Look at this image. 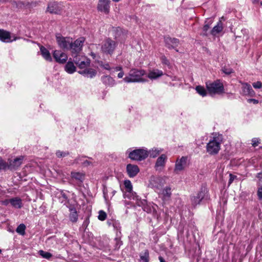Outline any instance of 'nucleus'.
Listing matches in <instances>:
<instances>
[{"mask_svg": "<svg viewBox=\"0 0 262 262\" xmlns=\"http://www.w3.org/2000/svg\"><path fill=\"white\" fill-rule=\"evenodd\" d=\"M124 75V72L123 71V70L121 71L118 74V77L119 78H121L123 77Z\"/></svg>", "mask_w": 262, "mask_h": 262, "instance_id": "obj_56", "label": "nucleus"}, {"mask_svg": "<svg viewBox=\"0 0 262 262\" xmlns=\"http://www.w3.org/2000/svg\"><path fill=\"white\" fill-rule=\"evenodd\" d=\"M114 37L116 39H119L121 35L123 34L122 31L120 28H116L114 29Z\"/></svg>", "mask_w": 262, "mask_h": 262, "instance_id": "obj_39", "label": "nucleus"}, {"mask_svg": "<svg viewBox=\"0 0 262 262\" xmlns=\"http://www.w3.org/2000/svg\"><path fill=\"white\" fill-rule=\"evenodd\" d=\"M102 83L107 86L112 87L115 85V80L109 75H104L101 77Z\"/></svg>", "mask_w": 262, "mask_h": 262, "instance_id": "obj_22", "label": "nucleus"}, {"mask_svg": "<svg viewBox=\"0 0 262 262\" xmlns=\"http://www.w3.org/2000/svg\"><path fill=\"white\" fill-rule=\"evenodd\" d=\"M15 208H20L22 207L21 200L19 198H13L7 201Z\"/></svg>", "mask_w": 262, "mask_h": 262, "instance_id": "obj_25", "label": "nucleus"}, {"mask_svg": "<svg viewBox=\"0 0 262 262\" xmlns=\"http://www.w3.org/2000/svg\"><path fill=\"white\" fill-rule=\"evenodd\" d=\"M206 86L210 95H221L224 93V86L220 80H216L213 82H207Z\"/></svg>", "mask_w": 262, "mask_h": 262, "instance_id": "obj_2", "label": "nucleus"}, {"mask_svg": "<svg viewBox=\"0 0 262 262\" xmlns=\"http://www.w3.org/2000/svg\"><path fill=\"white\" fill-rule=\"evenodd\" d=\"M159 259L160 262H166L164 260V259L162 256L159 257Z\"/></svg>", "mask_w": 262, "mask_h": 262, "instance_id": "obj_57", "label": "nucleus"}, {"mask_svg": "<svg viewBox=\"0 0 262 262\" xmlns=\"http://www.w3.org/2000/svg\"><path fill=\"white\" fill-rule=\"evenodd\" d=\"M164 42L165 46L169 49H174L177 52H178V50L176 48L180 44L179 39L176 38H172L169 36H165L164 37Z\"/></svg>", "mask_w": 262, "mask_h": 262, "instance_id": "obj_8", "label": "nucleus"}, {"mask_svg": "<svg viewBox=\"0 0 262 262\" xmlns=\"http://www.w3.org/2000/svg\"><path fill=\"white\" fill-rule=\"evenodd\" d=\"M125 187L127 192L132 190L133 186L131 182L129 180H125L124 183Z\"/></svg>", "mask_w": 262, "mask_h": 262, "instance_id": "obj_41", "label": "nucleus"}, {"mask_svg": "<svg viewBox=\"0 0 262 262\" xmlns=\"http://www.w3.org/2000/svg\"><path fill=\"white\" fill-rule=\"evenodd\" d=\"M242 32L243 33H247V30L246 29H242Z\"/></svg>", "mask_w": 262, "mask_h": 262, "instance_id": "obj_60", "label": "nucleus"}, {"mask_svg": "<svg viewBox=\"0 0 262 262\" xmlns=\"http://www.w3.org/2000/svg\"><path fill=\"white\" fill-rule=\"evenodd\" d=\"M163 150V149L162 148L154 147L149 150V151H148V155L150 158H155L159 156Z\"/></svg>", "mask_w": 262, "mask_h": 262, "instance_id": "obj_29", "label": "nucleus"}, {"mask_svg": "<svg viewBox=\"0 0 262 262\" xmlns=\"http://www.w3.org/2000/svg\"><path fill=\"white\" fill-rule=\"evenodd\" d=\"M260 0H251L253 4L257 3Z\"/></svg>", "mask_w": 262, "mask_h": 262, "instance_id": "obj_58", "label": "nucleus"}, {"mask_svg": "<svg viewBox=\"0 0 262 262\" xmlns=\"http://www.w3.org/2000/svg\"><path fill=\"white\" fill-rule=\"evenodd\" d=\"M160 59L162 64L167 65V66H169L170 65V62L169 60L165 55H162Z\"/></svg>", "mask_w": 262, "mask_h": 262, "instance_id": "obj_45", "label": "nucleus"}, {"mask_svg": "<svg viewBox=\"0 0 262 262\" xmlns=\"http://www.w3.org/2000/svg\"><path fill=\"white\" fill-rule=\"evenodd\" d=\"M1 252H2V251H1V250L0 249V253H1Z\"/></svg>", "mask_w": 262, "mask_h": 262, "instance_id": "obj_64", "label": "nucleus"}, {"mask_svg": "<svg viewBox=\"0 0 262 262\" xmlns=\"http://www.w3.org/2000/svg\"><path fill=\"white\" fill-rule=\"evenodd\" d=\"M48 11L50 13L56 14L58 13V9H57V5L55 3H51L48 5Z\"/></svg>", "mask_w": 262, "mask_h": 262, "instance_id": "obj_34", "label": "nucleus"}, {"mask_svg": "<svg viewBox=\"0 0 262 262\" xmlns=\"http://www.w3.org/2000/svg\"><path fill=\"white\" fill-rule=\"evenodd\" d=\"M84 40L83 37H80L73 42L71 39L69 49L71 50L73 57L74 56H77V54L81 51Z\"/></svg>", "mask_w": 262, "mask_h": 262, "instance_id": "obj_6", "label": "nucleus"}, {"mask_svg": "<svg viewBox=\"0 0 262 262\" xmlns=\"http://www.w3.org/2000/svg\"><path fill=\"white\" fill-rule=\"evenodd\" d=\"M38 253L41 257L47 259H50L52 256V254L50 252H46L42 250H39Z\"/></svg>", "mask_w": 262, "mask_h": 262, "instance_id": "obj_38", "label": "nucleus"}, {"mask_svg": "<svg viewBox=\"0 0 262 262\" xmlns=\"http://www.w3.org/2000/svg\"><path fill=\"white\" fill-rule=\"evenodd\" d=\"M210 28L209 24H205L203 28V35L205 36L207 35V31H208L209 29Z\"/></svg>", "mask_w": 262, "mask_h": 262, "instance_id": "obj_48", "label": "nucleus"}, {"mask_svg": "<svg viewBox=\"0 0 262 262\" xmlns=\"http://www.w3.org/2000/svg\"><path fill=\"white\" fill-rule=\"evenodd\" d=\"M148 156V151L143 148L133 150L129 154L128 157L135 161H141L145 159Z\"/></svg>", "mask_w": 262, "mask_h": 262, "instance_id": "obj_4", "label": "nucleus"}, {"mask_svg": "<svg viewBox=\"0 0 262 262\" xmlns=\"http://www.w3.org/2000/svg\"><path fill=\"white\" fill-rule=\"evenodd\" d=\"M9 169V162L7 163L4 160L0 161V170Z\"/></svg>", "mask_w": 262, "mask_h": 262, "instance_id": "obj_40", "label": "nucleus"}, {"mask_svg": "<svg viewBox=\"0 0 262 262\" xmlns=\"http://www.w3.org/2000/svg\"><path fill=\"white\" fill-rule=\"evenodd\" d=\"M40 51L42 57L48 61H51L52 59L49 51L44 47L41 46Z\"/></svg>", "mask_w": 262, "mask_h": 262, "instance_id": "obj_26", "label": "nucleus"}, {"mask_svg": "<svg viewBox=\"0 0 262 262\" xmlns=\"http://www.w3.org/2000/svg\"><path fill=\"white\" fill-rule=\"evenodd\" d=\"M260 4L262 6V1L260 2Z\"/></svg>", "mask_w": 262, "mask_h": 262, "instance_id": "obj_63", "label": "nucleus"}, {"mask_svg": "<svg viewBox=\"0 0 262 262\" xmlns=\"http://www.w3.org/2000/svg\"><path fill=\"white\" fill-rule=\"evenodd\" d=\"M128 198L130 199H133L136 201V204L139 206H141L143 210L145 211L146 205L147 204V201L146 200H141L139 195L137 194L135 192L132 191L128 192Z\"/></svg>", "mask_w": 262, "mask_h": 262, "instance_id": "obj_9", "label": "nucleus"}, {"mask_svg": "<svg viewBox=\"0 0 262 262\" xmlns=\"http://www.w3.org/2000/svg\"><path fill=\"white\" fill-rule=\"evenodd\" d=\"M223 23L221 20H219L216 25L215 26L211 31V34L212 35H215L216 34H218L222 32L223 30Z\"/></svg>", "mask_w": 262, "mask_h": 262, "instance_id": "obj_27", "label": "nucleus"}, {"mask_svg": "<svg viewBox=\"0 0 262 262\" xmlns=\"http://www.w3.org/2000/svg\"><path fill=\"white\" fill-rule=\"evenodd\" d=\"M26 226L24 224H20L16 228V231L20 235H24L25 234Z\"/></svg>", "mask_w": 262, "mask_h": 262, "instance_id": "obj_37", "label": "nucleus"}, {"mask_svg": "<svg viewBox=\"0 0 262 262\" xmlns=\"http://www.w3.org/2000/svg\"><path fill=\"white\" fill-rule=\"evenodd\" d=\"M146 74L145 70L133 68L129 71L128 76L123 78L126 83L145 82L147 80L143 77Z\"/></svg>", "mask_w": 262, "mask_h": 262, "instance_id": "obj_1", "label": "nucleus"}, {"mask_svg": "<svg viewBox=\"0 0 262 262\" xmlns=\"http://www.w3.org/2000/svg\"><path fill=\"white\" fill-rule=\"evenodd\" d=\"M205 190L201 189L196 194V196H193L191 197V205L193 207H195L197 205L200 204L202 200L205 196Z\"/></svg>", "mask_w": 262, "mask_h": 262, "instance_id": "obj_13", "label": "nucleus"}, {"mask_svg": "<svg viewBox=\"0 0 262 262\" xmlns=\"http://www.w3.org/2000/svg\"><path fill=\"white\" fill-rule=\"evenodd\" d=\"M69 155L68 151H61L60 150H57L56 152V155L58 158L64 157Z\"/></svg>", "mask_w": 262, "mask_h": 262, "instance_id": "obj_43", "label": "nucleus"}, {"mask_svg": "<svg viewBox=\"0 0 262 262\" xmlns=\"http://www.w3.org/2000/svg\"><path fill=\"white\" fill-rule=\"evenodd\" d=\"M257 195L258 196V199L260 201H262V186L259 187L258 188L257 191Z\"/></svg>", "mask_w": 262, "mask_h": 262, "instance_id": "obj_49", "label": "nucleus"}, {"mask_svg": "<svg viewBox=\"0 0 262 262\" xmlns=\"http://www.w3.org/2000/svg\"><path fill=\"white\" fill-rule=\"evenodd\" d=\"M222 72L226 75H229L234 73V70L229 66H225L222 68Z\"/></svg>", "mask_w": 262, "mask_h": 262, "instance_id": "obj_36", "label": "nucleus"}, {"mask_svg": "<svg viewBox=\"0 0 262 262\" xmlns=\"http://www.w3.org/2000/svg\"><path fill=\"white\" fill-rule=\"evenodd\" d=\"M116 192V191L115 190H112V192H111L112 193V196L111 197L115 195Z\"/></svg>", "mask_w": 262, "mask_h": 262, "instance_id": "obj_59", "label": "nucleus"}, {"mask_svg": "<svg viewBox=\"0 0 262 262\" xmlns=\"http://www.w3.org/2000/svg\"><path fill=\"white\" fill-rule=\"evenodd\" d=\"M196 92L201 96L205 97L207 96V92L204 86L198 85L195 87Z\"/></svg>", "mask_w": 262, "mask_h": 262, "instance_id": "obj_33", "label": "nucleus"}, {"mask_svg": "<svg viewBox=\"0 0 262 262\" xmlns=\"http://www.w3.org/2000/svg\"><path fill=\"white\" fill-rule=\"evenodd\" d=\"M71 39L70 37L56 36V40L58 46L60 48L64 49H69Z\"/></svg>", "mask_w": 262, "mask_h": 262, "instance_id": "obj_11", "label": "nucleus"}, {"mask_svg": "<svg viewBox=\"0 0 262 262\" xmlns=\"http://www.w3.org/2000/svg\"><path fill=\"white\" fill-rule=\"evenodd\" d=\"M115 71H121L122 70V67L121 66H117L113 68Z\"/></svg>", "mask_w": 262, "mask_h": 262, "instance_id": "obj_54", "label": "nucleus"}, {"mask_svg": "<svg viewBox=\"0 0 262 262\" xmlns=\"http://www.w3.org/2000/svg\"><path fill=\"white\" fill-rule=\"evenodd\" d=\"M120 0H113V1L115 2H119Z\"/></svg>", "mask_w": 262, "mask_h": 262, "instance_id": "obj_62", "label": "nucleus"}, {"mask_svg": "<svg viewBox=\"0 0 262 262\" xmlns=\"http://www.w3.org/2000/svg\"><path fill=\"white\" fill-rule=\"evenodd\" d=\"M23 157L16 158L14 160H9V170H15L22 163Z\"/></svg>", "mask_w": 262, "mask_h": 262, "instance_id": "obj_19", "label": "nucleus"}, {"mask_svg": "<svg viewBox=\"0 0 262 262\" xmlns=\"http://www.w3.org/2000/svg\"><path fill=\"white\" fill-rule=\"evenodd\" d=\"M171 189L169 186H167L163 189L162 191V195L165 200L168 199L171 195Z\"/></svg>", "mask_w": 262, "mask_h": 262, "instance_id": "obj_31", "label": "nucleus"}, {"mask_svg": "<svg viewBox=\"0 0 262 262\" xmlns=\"http://www.w3.org/2000/svg\"><path fill=\"white\" fill-rule=\"evenodd\" d=\"M71 177L73 179L79 181L80 183L83 182L84 179V175L80 172H72Z\"/></svg>", "mask_w": 262, "mask_h": 262, "instance_id": "obj_32", "label": "nucleus"}, {"mask_svg": "<svg viewBox=\"0 0 262 262\" xmlns=\"http://www.w3.org/2000/svg\"><path fill=\"white\" fill-rule=\"evenodd\" d=\"M260 139L257 138H254L252 139V145L253 147H256L259 144Z\"/></svg>", "mask_w": 262, "mask_h": 262, "instance_id": "obj_47", "label": "nucleus"}, {"mask_svg": "<svg viewBox=\"0 0 262 262\" xmlns=\"http://www.w3.org/2000/svg\"><path fill=\"white\" fill-rule=\"evenodd\" d=\"M70 211L69 217L72 222H76L78 220V214L76 209L74 207H70L69 208Z\"/></svg>", "mask_w": 262, "mask_h": 262, "instance_id": "obj_30", "label": "nucleus"}, {"mask_svg": "<svg viewBox=\"0 0 262 262\" xmlns=\"http://www.w3.org/2000/svg\"><path fill=\"white\" fill-rule=\"evenodd\" d=\"M256 177L262 182V171L257 173Z\"/></svg>", "mask_w": 262, "mask_h": 262, "instance_id": "obj_55", "label": "nucleus"}, {"mask_svg": "<svg viewBox=\"0 0 262 262\" xmlns=\"http://www.w3.org/2000/svg\"><path fill=\"white\" fill-rule=\"evenodd\" d=\"M187 158L182 157L180 159H177L176 161L174 172L178 173L180 171L183 170L187 166Z\"/></svg>", "mask_w": 262, "mask_h": 262, "instance_id": "obj_7", "label": "nucleus"}, {"mask_svg": "<svg viewBox=\"0 0 262 262\" xmlns=\"http://www.w3.org/2000/svg\"><path fill=\"white\" fill-rule=\"evenodd\" d=\"M76 67L73 61H71V58H70L69 61L64 66V70L69 74H73L76 71Z\"/></svg>", "mask_w": 262, "mask_h": 262, "instance_id": "obj_23", "label": "nucleus"}, {"mask_svg": "<svg viewBox=\"0 0 262 262\" xmlns=\"http://www.w3.org/2000/svg\"><path fill=\"white\" fill-rule=\"evenodd\" d=\"M149 185L152 188L160 189L164 185V180L161 177L153 176L150 179Z\"/></svg>", "mask_w": 262, "mask_h": 262, "instance_id": "obj_10", "label": "nucleus"}, {"mask_svg": "<svg viewBox=\"0 0 262 262\" xmlns=\"http://www.w3.org/2000/svg\"><path fill=\"white\" fill-rule=\"evenodd\" d=\"M235 176L232 175V174H230V179L229 180V184H230L232 183L234 179L235 178Z\"/></svg>", "mask_w": 262, "mask_h": 262, "instance_id": "obj_53", "label": "nucleus"}, {"mask_svg": "<svg viewBox=\"0 0 262 262\" xmlns=\"http://www.w3.org/2000/svg\"><path fill=\"white\" fill-rule=\"evenodd\" d=\"M163 75L162 71L156 69L149 72L147 77L150 79H156Z\"/></svg>", "mask_w": 262, "mask_h": 262, "instance_id": "obj_24", "label": "nucleus"}, {"mask_svg": "<svg viewBox=\"0 0 262 262\" xmlns=\"http://www.w3.org/2000/svg\"><path fill=\"white\" fill-rule=\"evenodd\" d=\"M118 46V42L110 38L105 39L102 43L101 52L106 55H112Z\"/></svg>", "mask_w": 262, "mask_h": 262, "instance_id": "obj_3", "label": "nucleus"}, {"mask_svg": "<svg viewBox=\"0 0 262 262\" xmlns=\"http://www.w3.org/2000/svg\"><path fill=\"white\" fill-rule=\"evenodd\" d=\"M107 189H104L103 190V195L104 198H105V200H107L108 199V196L107 195Z\"/></svg>", "mask_w": 262, "mask_h": 262, "instance_id": "obj_52", "label": "nucleus"}, {"mask_svg": "<svg viewBox=\"0 0 262 262\" xmlns=\"http://www.w3.org/2000/svg\"><path fill=\"white\" fill-rule=\"evenodd\" d=\"M115 249L116 250H118L120 248L121 245H122V242L119 238H115Z\"/></svg>", "mask_w": 262, "mask_h": 262, "instance_id": "obj_44", "label": "nucleus"}, {"mask_svg": "<svg viewBox=\"0 0 262 262\" xmlns=\"http://www.w3.org/2000/svg\"><path fill=\"white\" fill-rule=\"evenodd\" d=\"M140 262H149V252L148 250H144L143 254L140 255Z\"/></svg>", "mask_w": 262, "mask_h": 262, "instance_id": "obj_35", "label": "nucleus"}, {"mask_svg": "<svg viewBox=\"0 0 262 262\" xmlns=\"http://www.w3.org/2000/svg\"><path fill=\"white\" fill-rule=\"evenodd\" d=\"M110 1L108 0H99L97 6L98 11L108 13L110 10Z\"/></svg>", "mask_w": 262, "mask_h": 262, "instance_id": "obj_17", "label": "nucleus"}, {"mask_svg": "<svg viewBox=\"0 0 262 262\" xmlns=\"http://www.w3.org/2000/svg\"><path fill=\"white\" fill-rule=\"evenodd\" d=\"M98 218L100 221H104L106 218V213L103 210H100L99 211Z\"/></svg>", "mask_w": 262, "mask_h": 262, "instance_id": "obj_42", "label": "nucleus"}, {"mask_svg": "<svg viewBox=\"0 0 262 262\" xmlns=\"http://www.w3.org/2000/svg\"><path fill=\"white\" fill-rule=\"evenodd\" d=\"M100 66L103 68L104 69H105L106 70H111V68L108 62L107 63H103V62H101L99 64Z\"/></svg>", "mask_w": 262, "mask_h": 262, "instance_id": "obj_46", "label": "nucleus"}, {"mask_svg": "<svg viewBox=\"0 0 262 262\" xmlns=\"http://www.w3.org/2000/svg\"><path fill=\"white\" fill-rule=\"evenodd\" d=\"M85 157H86L79 156L75 159L74 162L75 163H77V164L81 163L84 166H88L92 164V162H91L88 160H84V159Z\"/></svg>", "mask_w": 262, "mask_h": 262, "instance_id": "obj_28", "label": "nucleus"}, {"mask_svg": "<svg viewBox=\"0 0 262 262\" xmlns=\"http://www.w3.org/2000/svg\"><path fill=\"white\" fill-rule=\"evenodd\" d=\"M53 56L56 61L59 63H64L68 59L67 54L59 50L54 51Z\"/></svg>", "mask_w": 262, "mask_h": 262, "instance_id": "obj_14", "label": "nucleus"}, {"mask_svg": "<svg viewBox=\"0 0 262 262\" xmlns=\"http://www.w3.org/2000/svg\"><path fill=\"white\" fill-rule=\"evenodd\" d=\"M16 37L11 39L10 33L6 30L0 29V40L4 42H11L13 40H16Z\"/></svg>", "mask_w": 262, "mask_h": 262, "instance_id": "obj_18", "label": "nucleus"}, {"mask_svg": "<svg viewBox=\"0 0 262 262\" xmlns=\"http://www.w3.org/2000/svg\"><path fill=\"white\" fill-rule=\"evenodd\" d=\"M221 148V142L219 141L216 137H213L206 145V150L208 153L211 155H215L218 154Z\"/></svg>", "mask_w": 262, "mask_h": 262, "instance_id": "obj_5", "label": "nucleus"}, {"mask_svg": "<svg viewBox=\"0 0 262 262\" xmlns=\"http://www.w3.org/2000/svg\"><path fill=\"white\" fill-rule=\"evenodd\" d=\"M253 86L255 89H260L262 87V83L260 81H257L253 83Z\"/></svg>", "mask_w": 262, "mask_h": 262, "instance_id": "obj_50", "label": "nucleus"}, {"mask_svg": "<svg viewBox=\"0 0 262 262\" xmlns=\"http://www.w3.org/2000/svg\"><path fill=\"white\" fill-rule=\"evenodd\" d=\"M139 171V168L136 165L128 164L126 166V171L130 178H134L136 176Z\"/></svg>", "mask_w": 262, "mask_h": 262, "instance_id": "obj_15", "label": "nucleus"}, {"mask_svg": "<svg viewBox=\"0 0 262 262\" xmlns=\"http://www.w3.org/2000/svg\"><path fill=\"white\" fill-rule=\"evenodd\" d=\"M167 159V157L165 154H162L159 157H158L155 165L156 169L157 170L159 169L161 170L162 168H164Z\"/></svg>", "mask_w": 262, "mask_h": 262, "instance_id": "obj_16", "label": "nucleus"}, {"mask_svg": "<svg viewBox=\"0 0 262 262\" xmlns=\"http://www.w3.org/2000/svg\"><path fill=\"white\" fill-rule=\"evenodd\" d=\"M78 72L84 77L90 78H94L97 74V71L95 69L92 68H85L83 70L78 71Z\"/></svg>", "mask_w": 262, "mask_h": 262, "instance_id": "obj_20", "label": "nucleus"}, {"mask_svg": "<svg viewBox=\"0 0 262 262\" xmlns=\"http://www.w3.org/2000/svg\"><path fill=\"white\" fill-rule=\"evenodd\" d=\"M83 58H85L83 57ZM73 60L75 64L78 66L80 69H85L89 67L90 64V60L88 59H84V60H77V57L74 56Z\"/></svg>", "mask_w": 262, "mask_h": 262, "instance_id": "obj_21", "label": "nucleus"}, {"mask_svg": "<svg viewBox=\"0 0 262 262\" xmlns=\"http://www.w3.org/2000/svg\"><path fill=\"white\" fill-rule=\"evenodd\" d=\"M78 54H77V60L81 61V58L80 57V56H79Z\"/></svg>", "mask_w": 262, "mask_h": 262, "instance_id": "obj_61", "label": "nucleus"}, {"mask_svg": "<svg viewBox=\"0 0 262 262\" xmlns=\"http://www.w3.org/2000/svg\"><path fill=\"white\" fill-rule=\"evenodd\" d=\"M242 92L241 94L244 96L253 97L255 93L252 88L250 84L246 82H242Z\"/></svg>", "mask_w": 262, "mask_h": 262, "instance_id": "obj_12", "label": "nucleus"}, {"mask_svg": "<svg viewBox=\"0 0 262 262\" xmlns=\"http://www.w3.org/2000/svg\"><path fill=\"white\" fill-rule=\"evenodd\" d=\"M248 102L249 103H253L254 104H257L258 103V101L255 99H249L248 100Z\"/></svg>", "mask_w": 262, "mask_h": 262, "instance_id": "obj_51", "label": "nucleus"}]
</instances>
